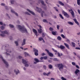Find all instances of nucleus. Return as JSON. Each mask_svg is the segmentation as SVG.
Returning <instances> with one entry per match:
<instances>
[{
    "instance_id": "1",
    "label": "nucleus",
    "mask_w": 80,
    "mask_h": 80,
    "mask_svg": "<svg viewBox=\"0 0 80 80\" xmlns=\"http://www.w3.org/2000/svg\"><path fill=\"white\" fill-rule=\"evenodd\" d=\"M17 27L19 28V30L22 33H27V30L26 28H24V27H22L20 25H18Z\"/></svg>"
},
{
    "instance_id": "2",
    "label": "nucleus",
    "mask_w": 80,
    "mask_h": 80,
    "mask_svg": "<svg viewBox=\"0 0 80 80\" xmlns=\"http://www.w3.org/2000/svg\"><path fill=\"white\" fill-rule=\"evenodd\" d=\"M36 11L39 13H41V16L42 17H43V13H44V11H42V9L40 8H38V7H37Z\"/></svg>"
},
{
    "instance_id": "3",
    "label": "nucleus",
    "mask_w": 80,
    "mask_h": 80,
    "mask_svg": "<svg viewBox=\"0 0 80 80\" xmlns=\"http://www.w3.org/2000/svg\"><path fill=\"white\" fill-rule=\"evenodd\" d=\"M22 63L24 64H25V67H28V61L25 60L24 59H22Z\"/></svg>"
},
{
    "instance_id": "4",
    "label": "nucleus",
    "mask_w": 80,
    "mask_h": 80,
    "mask_svg": "<svg viewBox=\"0 0 80 80\" xmlns=\"http://www.w3.org/2000/svg\"><path fill=\"white\" fill-rule=\"evenodd\" d=\"M0 58H1L2 60V61H3L4 63L6 65V66L7 67H8V62L4 60L3 58V57H2V56L1 55H0Z\"/></svg>"
},
{
    "instance_id": "5",
    "label": "nucleus",
    "mask_w": 80,
    "mask_h": 80,
    "mask_svg": "<svg viewBox=\"0 0 80 80\" xmlns=\"http://www.w3.org/2000/svg\"><path fill=\"white\" fill-rule=\"evenodd\" d=\"M57 66L60 71H61L62 70L63 68V65L62 63L58 64Z\"/></svg>"
},
{
    "instance_id": "6",
    "label": "nucleus",
    "mask_w": 80,
    "mask_h": 80,
    "mask_svg": "<svg viewBox=\"0 0 80 80\" xmlns=\"http://www.w3.org/2000/svg\"><path fill=\"white\" fill-rule=\"evenodd\" d=\"M33 51L34 52V54L36 56H38V50L36 48H33Z\"/></svg>"
},
{
    "instance_id": "7",
    "label": "nucleus",
    "mask_w": 80,
    "mask_h": 80,
    "mask_svg": "<svg viewBox=\"0 0 80 80\" xmlns=\"http://www.w3.org/2000/svg\"><path fill=\"white\" fill-rule=\"evenodd\" d=\"M46 52H47L48 53V55L51 57H53V54L52 53L49 52V51L47 49L45 50Z\"/></svg>"
},
{
    "instance_id": "8",
    "label": "nucleus",
    "mask_w": 80,
    "mask_h": 80,
    "mask_svg": "<svg viewBox=\"0 0 80 80\" xmlns=\"http://www.w3.org/2000/svg\"><path fill=\"white\" fill-rule=\"evenodd\" d=\"M69 11L70 12L73 18H75V16L74 15V12L72 10V9L71 8L70 10L69 9Z\"/></svg>"
},
{
    "instance_id": "9",
    "label": "nucleus",
    "mask_w": 80,
    "mask_h": 80,
    "mask_svg": "<svg viewBox=\"0 0 80 80\" xmlns=\"http://www.w3.org/2000/svg\"><path fill=\"white\" fill-rule=\"evenodd\" d=\"M38 26H39V27L40 28H39V29H38V32L39 33H41L43 32V30L41 29L42 28V26L40 25H38Z\"/></svg>"
},
{
    "instance_id": "10",
    "label": "nucleus",
    "mask_w": 80,
    "mask_h": 80,
    "mask_svg": "<svg viewBox=\"0 0 80 80\" xmlns=\"http://www.w3.org/2000/svg\"><path fill=\"white\" fill-rule=\"evenodd\" d=\"M34 60L36 62H34V64H37V63H38L39 62H41V61H40L37 58H35L34 59Z\"/></svg>"
},
{
    "instance_id": "11",
    "label": "nucleus",
    "mask_w": 80,
    "mask_h": 80,
    "mask_svg": "<svg viewBox=\"0 0 80 80\" xmlns=\"http://www.w3.org/2000/svg\"><path fill=\"white\" fill-rule=\"evenodd\" d=\"M32 31L33 32L35 33L36 36H38V35H39V34H38L37 31H36V30H35V29H33Z\"/></svg>"
},
{
    "instance_id": "12",
    "label": "nucleus",
    "mask_w": 80,
    "mask_h": 80,
    "mask_svg": "<svg viewBox=\"0 0 80 80\" xmlns=\"http://www.w3.org/2000/svg\"><path fill=\"white\" fill-rule=\"evenodd\" d=\"M62 13L64 14V15L66 17H67V18H68L69 17V15L67 13V12H65L64 11H62Z\"/></svg>"
},
{
    "instance_id": "13",
    "label": "nucleus",
    "mask_w": 80,
    "mask_h": 80,
    "mask_svg": "<svg viewBox=\"0 0 80 80\" xmlns=\"http://www.w3.org/2000/svg\"><path fill=\"white\" fill-rule=\"evenodd\" d=\"M40 2H41L42 5H44V6H45L46 5L44 3V2L42 0H39L38 1V3H40Z\"/></svg>"
},
{
    "instance_id": "14",
    "label": "nucleus",
    "mask_w": 80,
    "mask_h": 80,
    "mask_svg": "<svg viewBox=\"0 0 80 80\" xmlns=\"http://www.w3.org/2000/svg\"><path fill=\"white\" fill-rule=\"evenodd\" d=\"M1 33L3 34H7V35H8L9 34V32L8 31H3L1 32Z\"/></svg>"
},
{
    "instance_id": "15",
    "label": "nucleus",
    "mask_w": 80,
    "mask_h": 80,
    "mask_svg": "<svg viewBox=\"0 0 80 80\" xmlns=\"http://www.w3.org/2000/svg\"><path fill=\"white\" fill-rule=\"evenodd\" d=\"M80 72V70L78 69H77L76 71L74 72V73L76 75L78 76V73H79Z\"/></svg>"
},
{
    "instance_id": "16",
    "label": "nucleus",
    "mask_w": 80,
    "mask_h": 80,
    "mask_svg": "<svg viewBox=\"0 0 80 80\" xmlns=\"http://www.w3.org/2000/svg\"><path fill=\"white\" fill-rule=\"evenodd\" d=\"M27 11H28V12H29V13H31V14H32V15H35L34 12L31 11L30 10L28 9H27Z\"/></svg>"
},
{
    "instance_id": "17",
    "label": "nucleus",
    "mask_w": 80,
    "mask_h": 80,
    "mask_svg": "<svg viewBox=\"0 0 80 80\" xmlns=\"http://www.w3.org/2000/svg\"><path fill=\"white\" fill-rule=\"evenodd\" d=\"M14 72L16 73V75H18V74L20 73V71L18 69H15Z\"/></svg>"
},
{
    "instance_id": "18",
    "label": "nucleus",
    "mask_w": 80,
    "mask_h": 80,
    "mask_svg": "<svg viewBox=\"0 0 80 80\" xmlns=\"http://www.w3.org/2000/svg\"><path fill=\"white\" fill-rule=\"evenodd\" d=\"M11 11L12 13H13L15 14L16 16H18V13H17V12H15V11L13 9H11Z\"/></svg>"
},
{
    "instance_id": "19",
    "label": "nucleus",
    "mask_w": 80,
    "mask_h": 80,
    "mask_svg": "<svg viewBox=\"0 0 80 80\" xmlns=\"http://www.w3.org/2000/svg\"><path fill=\"white\" fill-rule=\"evenodd\" d=\"M73 20H74V22H75V23H76L77 25H79V23L78 22V21H77V19H76V18L73 19Z\"/></svg>"
},
{
    "instance_id": "20",
    "label": "nucleus",
    "mask_w": 80,
    "mask_h": 80,
    "mask_svg": "<svg viewBox=\"0 0 80 80\" xmlns=\"http://www.w3.org/2000/svg\"><path fill=\"white\" fill-rule=\"evenodd\" d=\"M26 41V39H24L23 40V42L22 44V46H23V45H25Z\"/></svg>"
},
{
    "instance_id": "21",
    "label": "nucleus",
    "mask_w": 80,
    "mask_h": 80,
    "mask_svg": "<svg viewBox=\"0 0 80 80\" xmlns=\"http://www.w3.org/2000/svg\"><path fill=\"white\" fill-rule=\"evenodd\" d=\"M60 48L62 50H63V49H65V46L62 45H61L60 46Z\"/></svg>"
},
{
    "instance_id": "22",
    "label": "nucleus",
    "mask_w": 80,
    "mask_h": 80,
    "mask_svg": "<svg viewBox=\"0 0 80 80\" xmlns=\"http://www.w3.org/2000/svg\"><path fill=\"white\" fill-rule=\"evenodd\" d=\"M64 45L68 48V49H70V48H69V45L68 44H66V43H64Z\"/></svg>"
},
{
    "instance_id": "23",
    "label": "nucleus",
    "mask_w": 80,
    "mask_h": 80,
    "mask_svg": "<svg viewBox=\"0 0 80 80\" xmlns=\"http://www.w3.org/2000/svg\"><path fill=\"white\" fill-rule=\"evenodd\" d=\"M68 23L69 25H73V23L71 22H68Z\"/></svg>"
},
{
    "instance_id": "24",
    "label": "nucleus",
    "mask_w": 80,
    "mask_h": 80,
    "mask_svg": "<svg viewBox=\"0 0 80 80\" xmlns=\"http://www.w3.org/2000/svg\"><path fill=\"white\" fill-rule=\"evenodd\" d=\"M48 67L50 68V69H52V68H53V66L52 65L49 64L48 65Z\"/></svg>"
},
{
    "instance_id": "25",
    "label": "nucleus",
    "mask_w": 80,
    "mask_h": 80,
    "mask_svg": "<svg viewBox=\"0 0 80 80\" xmlns=\"http://www.w3.org/2000/svg\"><path fill=\"white\" fill-rule=\"evenodd\" d=\"M59 17H60L62 19V20H63V19H64L63 17V16H62V15L61 14H59Z\"/></svg>"
},
{
    "instance_id": "26",
    "label": "nucleus",
    "mask_w": 80,
    "mask_h": 80,
    "mask_svg": "<svg viewBox=\"0 0 80 80\" xmlns=\"http://www.w3.org/2000/svg\"><path fill=\"white\" fill-rule=\"evenodd\" d=\"M59 4L61 5H62V6H64V4L61 1H59Z\"/></svg>"
},
{
    "instance_id": "27",
    "label": "nucleus",
    "mask_w": 80,
    "mask_h": 80,
    "mask_svg": "<svg viewBox=\"0 0 80 80\" xmlns=\"http://www.w3.org/2000/svg\"><path fill=\"white\" fill-rule=\"evenodd\" d=\"M38 40L39 41H42V40H43V38L42 37H39L38 38Z\"/></svg>"
},
{
    "instance_id": "28",
    "label": "nucleus",
    "mask_w": 80,
    "mask_h": 80,
    "mask_svg": "<svg viewBox=\"0 0 80 80\" xmlns=\"http://www.w3.org/2000/svg\"><path fill=\"white\" fill-rule=\"evenodd\" d=\"M57 39H58V40H62V38L60 36H58L57 38Z\"/></svg>"
},
{
    "instance_id": "29",
    "label": "nucleus",
    "mask_w": 80,
    "mask_h": 80,
    "mask_svg": "<svg viewBox=\"0 0 80 80\" xmlns=\"http://www.w3.org/2000/svg\"><path fill=\"white\" fill-rule=\"evenodd\" d=\"M9 26L10 28H14V26L12 24H9Z\"/></svg>"
},
{
    "instance_id": "30",
    "label": "nucleus",
    "mask_w": 80,
    "mask_h": 80,
    "mask_svg": "<svg viewBox=\"0 0 80 80\" xmlns=\"http://www.w3.org/2000/svg\"><path fill=\"white\" fill-rule=\"evenodd\" d=\"M77 3L78 5H80V0H77Z\"/></svg>"
},
{
    "instance_id": "31",
    "label": "nucleus",
    "mask_w": 80,
    "mask_h": 80,
    "mask_svg": "<svg viewBox=\"0 0 80 80\" xmlns=\"http://www.w3.org/2000/svg\"><path fill=\"white\" fill-rule=\"evenodd\" d=\"M6 52H9V53H11V50L10 49H6Z\"/></svg>"
},
{
    "instance_id": "32",
    "label": "nucleus",
    "mask_w": 80,
    "mask_h": 80,
    "mask_svg": "<svg viewBox=\"0 0 80 80\" xmlns=\"http://www.w3.org/2000/svg\"><path fill=\"white\" fill-rule=\"evenodd\" d=\"M24 54L25 55V57H26V56H29V54H28V53L27 52H24Z\"/></svg>"
},
{
    "instance_id": "33",
    "label": "nucleus",
    "mask_w": 80,
    "mask_h": 80,
    "mask_svg": "<svg viewBox=\"0 0 80 80\" xmlns=\"http://www.w3.org/2000/svg\"><path fill=\"white\" fill-rule=\"evenodd\" d=\"M0 25H4V26H6V25L5 24H3L2 22H0Z\"/></svg>"
},
{
    "instance_id": "34",
    "label": "nucleus",
    "mask_w": 80,
    "mask_h": 80,
    "mask_svg": "<svg viewBox=\"0 0 80 80\" xmlns=\"http://www.w3.org/2000/svg\"><path fill=\"white\" fill-rule=\"evenodd\" d=\"M72 44L73 47H75V43L73 42H72Z\"/></svg>"
},
{
    "instance_id": "35",
    "label": "nucleus",
    "mask_w": 80,
    "mask_h": 80,
    "mask_svg": "<svg viewBox=\"0 0 80 80\" xmlns=\"http://www.w3.org/2000/svg\"><path fill=\"white\" fill-rule=\"evenodd\" d=\"M53 60L54 61H55V62H56V61H59V60L58 59H57V58H54L53 59Z\"/></svg>"
},
{
    "instance_id": "36",
    "label": "nucleus",
    "mask_w": 80,
    "mask_h": 80,
    "mask_svg": "<svg viewBox=\"0 0 80 80\" xmlns=\"http://www.w3.org/2000/svg\"><path fill=\"white\" fill-rule=\"evenodd\" d=\"M49 30L50 31H51L52 32V31H53V28L52 27H50L49 28Z\"/></svg>"
},
{
    "instance_id": "37",
    "label": "nucleus",
    "mask_w": 80,
    "mask_h": 80,
    "mask_svg": "<svg viewBox=\"0 0 80 80\" xmlns=\"http://www.w3.org/2000/svg\"><path fill=\"white\" fill-rule=\"evenodd\" d=\"M52 33L53 35H56V33H55V32L54 31H52Z\"/></svg>"
},
{
    "instance_id": "38",
    "label": "nucleus",
    "mask_w": 80,
    "mask_h": 80,
    "mask_svg": "<svg viewBox=\"0 0 80 80\" xmlns=\"http://www.w3.org/2000/svg\"><path fill=\"white\" fill-rule=\"evenodd\" d=\"M15 43L16 46H18V42L17 41H15Z\"/></svg>"
},
{
    "instance_id": "39",
    "label": "nucleus",
    "mask_w": 80,
    "mask_h": 80,
    "mask_svg": "<svg viewBox=\"0 0 80 80\" xmlns=\"http://www.w3.org/2000/svg\"><path fill=\"white\" fill-rule=\"evenodd\" d=\"M42 22L45 23H48V22L47 21L46 19H43L42 20Z\"/></svg>"
},
{
    "instance_id": "40",
    "label": "nucleus",
    "mask_w": 80,
    "mask_h": 80,
    "mask_svg": "<svg viewBox=\"0 0 80 80\" xmlns=\"http://www.w3.org/2000/svg\"><path fill=\"white\" fill-rule=\"evenodd\" d=\"M1 30H4V29H5V27H4L3 26H2L1 27Z\"/></svg>"
},
{
    "instance_id": "41",
    "label": "nucleus",
    "mask_w": 80,
    "mask_h": 80,
    "mask_svg": "<svg viewBox=\"0 0 80 80\" xmlns=\"http://www.w3.org/2000/svg\"><path fill=\"white\" fill-rule=\"evenodd\" d=\"M61 36L63 38H65V36H64V35L63 34H61Z\"/></svg>"
},
{
    "instance_id": "42",
    "label": "nucleus",
    "mask_w": 80,
    "mask_h": 80,
    "mask_svg": "<svg viewBox=\"0 0 80 80\" xmlns=\"http://www.w3.org/2000/svg\"><path fill=\"white\" fill-rule=\"evenodd\" d=\"M52 51L54 52H56V53L57 52V50H55V49H53V48H52Z\"/></svg>"
},
{
    "instance_id": "43",
    "label": "nucleus",
    "mask_w": 80,
    "mask_h": 80,
    "mask_svg": "<svg viewBox=\"0 0 80 80\" xmlns=\"http://www.w3.org/2000/svg\"><path fill=\"white\" fill-rule=\"evenodd\" d=\"M15 2V1L13 0H11V4H13Z\"/></svg>"
},
{
    "instance_id": "44",
    "label": "nucleus",
    "mask_w": 80,
    "mask_h": 80,
    "mask_svg": "<svg viewBox=\"0 0 80 80\" xmlns=\"http://www.w3.org/2000/svg\"><path fill=\"white\" fill-rule=\"evenodd\" d=\"M61 79L62 80H67V79L66 78H64L63 77H62Z\"/></svg>"
},
{
    "instance_id": "45",
    "label": "nucleus",
    "mask_w": 80,
    "mask_h": 80,
    "mask_svg": "<svg viewBox=\"0 0 80 80\" xmlns=\"http://www.w3.org/2000/svg\"><path fill=\"white\" fill-rule=\"evenodd\" d=\"M42 37H44L45 36V33L42 32Z\"/></svg>"
},
{
    "instance_id": "46",
    "label": "nucleus",
    "mask_w": 80,
    "mask_h": 80,
    "mask_svg": "<svg viewBox=\"0 0 80 80\" xmlns=\"http://www.w3.org/2000/svg\"><path fill=\"white\" fill-rule=\"evenodd\" d=\"M43 59L44 60H46V59H47V56H44L43 57Z\"/></svg>"
},
{
    "instance_id": "47",
    "label": "nucleus",
    "mask_w": 80,
    "mask_h": 80,
    "mask_svg": "<svg viewBox=\"0 0 80 80\" xmlns=\"http://www.w3.org/2000/svg\"><path fill=\"white\" fill-rule=\"evenodd\" d=\"M57 28L58 30H59V28L60 27V26H59L58 25H57Z\"/></svg>"
},
{
    "instance_id": "48",
    "label": "nucleus",
    "mask_w": 80,
    "mask_h": 80,
    "mask_svg": "<svg viewBox=\"0 0 80 80\" xmlns=\"http://www.w3.org/2000/svg\"><path fill=\"white\" fill-rule=\"evenodd\" d=\"M75 66L76 67V68H78V69H80V68L79 67V66H78L77 65H76Z\"/></svg>"
},
{
    "instance_id": "49",
    "label": "nucleus",
    "mask_w": 80,
    "mask_h": 80,
    "mask_svg": "<svg viewBox=\"0 0 80 80\" xmlns=\"http://www.w3.org/2000/svg\"><path fill=\"white\" fill-rule=\"evenodd\" d=\"M25 13L27 15H30V14L28 12H26Z\"/></svg>"
},
{
    "instance_id": "50",
    "label": "nucleus",
    "mask_w": 80,
    "mask_h": 80,
    "mask_svg": "<svg viewBox=\"0 0 80 80\" xmlns=\"http://www.w3.org/2000/svg\"><path fill=\"white\" fill-rule=\"evenodd\" d=\"M48 62H49V63H52V60H49L48 61Z\"/></svg>"
},
{
    "instance_id": "51",
    "label": "nucleus",
    "mask_w": 80,
    "mask_h": 80,
    "mask_svg": "<svg viewBox=\"0 0 80 80\" xmlns=\"http://www.w3.org/2000/svg\"><path fill=\"white\" fill-rule=\"evenodd\" d=\"M43 68L44 69H46V68H47V66H45V65H43Z\"/></svg>"
},
{
    "instance_id": "52",
    "label": "nucleus",
    "mask_w": 80,
    "mask_h": 80,
    "mask_svg": "<svg viewBox=\"0 0 80 80\" xmlns=\"http://www.w3.org/2000/svg\"><path fill=\"white\" fill-rule=\"evenodd\" d=\"M72 65H76L75 63L74 62H72Z\"/></svg>"
},
{
    "instance_id": "53",
    "label": "nucleus",
    "mask_w": 80,
    "mask_h": 80,
    "mask_svg": "<svg viewBox=\"0 0 80 80\" xmlns=\"http://www.w3.org/2000/svg\"><path fill=\"white\" fill-rule=\"evenodd\" d=\"M0 35L2 37H5V35H4V34H0Z\"/></svg>"
},
{
    "instance_id": "54",
    "label": "nucleus",
    "mask_w": 80,
    "mask_h": 80,
    "mask_svg": "<svg viewBox=\"0 0 80 80\" xmlns=\"http://www.w3.org/2000/svg\"><path fill=\"white\" fill-rule=\"evenodd\" d=\"M18 57L19 59H21L22 58V57L20 56H18Z\"/></svg>"
},
{
    "instance_id": "55",
    "label": "nucleus",
    "mask_w": 80,
    "mask_h": 80,
    "mask_svg": "<svg viewBox=\"0 0 80 80\" xmlns=\"http://www.w3.org/2000/svg\"><path fill=\"white\" fill-rule=\"evenodd\" d=\"M58 57H60V56H61L60 55V53H59V52H58Z\"/></svg>"
},
{
    "instance_id": "56",
    "label": "nucleus",
    "mask_w": 80,
    "mask_h": 80,
    "mask_svg": "<svg viewBox=\"0 0 80 80\" xmlns=\"http://www.w3.org/2000/svg\"><path fill=\"white\" fill-rule=\"evenodd\" d=\"M75 49H76L77 50H80V48L76 47L75 48Z\"/></svg>"
},
{
    "instance_id": "57",
    "label": "nucleus",
    "mask_w": 80,
    "mask_h": 80,
    "mask_svg": "<svg viewBox=\"0 0 80 80\" xmlns=\"http://www.w3.org/2000/svg\"><path fill=\"white\" fill-rule=\"evenodd\" d=\"M43 75H45V76L47 75V74L46 73H45V72H44V73H43Z\"/></svg>"
},
{
    "instance_id": "58",
    "label": "nucleus",
    "mask_w": 80,
    "mask_h": 80,
    "mask_svg": "<svg viewBox=\"0 0 80 80\" xmlns=\"http://www.w3.org/2000/svg\"><path fill=\"white\" fill-rule=\"evenodd\" d=\"M66 41L67 42H70V40L68 39H67V40H66Z\"/></svg>"
},
{
    "instance_id": "59",
    "label": "nucleus",
    "mask_w": 80,
    "mask_h": 80,
    "mask_svg": "<svg viewBox=\"0 0 80 80\" xmlns=\"http://www.w3.org/2000/svg\"><path fill=\"white\" fill-rule=\"evenodd\" d=\"M50 74V72H49L47 74V76H48Z\"/></svg>"
},
{
    "instance_id": "60",
    "label": "nucleus",
    "mask_w": 80,
    "mask_h": 80,
    "mask_svg": "<svg viewBox=\"0 0 80 80\" xmlns=\"http://www.w3.org/2000/svg\"><path fill=\"white\" fill-rule=\"evenodd\" d=\"M42 56H44V55H45V53H42Z\"/></svg>"
},
{
    "instance_id": "61",
    "label": "nucleus",
    "mask_w": 80,
    "mask_h": 80,
    "mask_svg": "<svg viewBox=\"0 0 80 80\" xmlns=\"http://www.w3.org/2000/svg\"><path fill=\"white\" fill-rule=\"evenodd\" d=\"M5 53V54L6 55H10V54L8 53L7 52H6Z\"/></svg>"
},
{
    "instance_id": "62",
    "label": "nucleus",
    "mask_w": 80,
    "mask_h": 80,
    "mask_svg": "<svg viewBox=\"0 0 80 80\" xmlns=\"http://www.w3.org/2000/svg\"><path fill=\"white\" fill-rule=\"evenodd\" d=\"M40 60H43V57H41L40 58Z\"/></svg>"
},
{
    "instance_id": "63",
    "label": "nucleus",
    "mask_w": 80,
    "mask_h": 80,
    "mask_svg": "<svg viewBox=\"0 0 80 80\" xmlns=\"http://www.w3.org/2000/svg\"><path fill=\"white\" fill-rule=\"evenodd\" d=\"M60 33H62V32H63V29H62L61 30V31H60Z\"/></svg>"
},
{
    "instance_id": "64",
    "label": "nucleus",
    "mask_w": 80,
    "mask_h": 80,
    "mask_svg": "<svg viewBox=\"0 0 80 80\" xmlns=\"http://www.w3.org/2000/svg\"><path fill=\"white\" fill-rule=\"evenodd\" d=\"M51 80H55V78H51Z\"/></svg>"
}]
</instances>
